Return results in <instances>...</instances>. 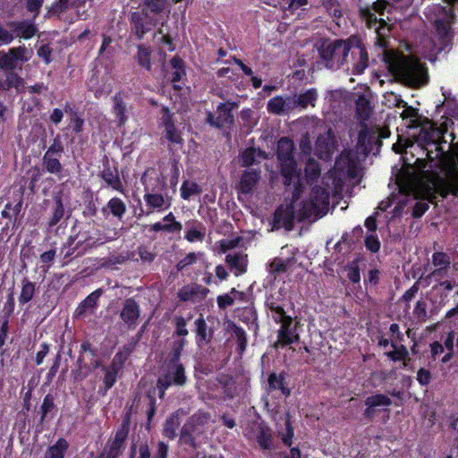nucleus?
I'll return each instance as SVG.
<instances>
[{"instance_id":"f257e3e1","label":"nucleus","mask_w":458,"mask_h":458,"mask_svg":"<svg viewBox=\"0 0 458 458\" xmlns=\"http://www.w3.org/2000/svg\"><path fill=\"white\" fill-rule=\"evenodd\" d=\"M419 134L415 137V144L411 148H418L422 153L420 157L413 161L419 169H438L432 173L419 185V192L413 200H436L449 195L458 197V161L457 156L450 149L445 150L442 142L446 143L438 129L432 124L421 125Z\"/></svg>"},{"instance_id":"f03ea898","label":"nucleus","mask_w":458,"mask_h":458,"mask_svg":"<svg viewBox=\"0 0 458 458\" xmlns=\"http://www.w3.org/2000/svg\"><path fill=\"white\" fill-rule=\"evenodd\" d=\"M387 5V1L377 0L371 5L360 7L359 16L368 29L374 30L376 34L374 47L381 49V53L377 55L381 56L388 71L411 87L423 86L428 81L424 65L417 59L389 48L392 26L383 18L378 19L376 15V13L384 15Z\"/></svg>"},{"instance_id":"7ed1b4c3","label":"nucleus","mask_w":458,"mask_h":458,"mask_svg":"<svg viewBox=\"0 0 458 458\" xmlns=\"http://www.w3.org/2000/svg\"><path fill=\"white\" fill-rule=\"evenodd\" d=\"M360 174V165L353 155L350 151H343L335 161V165L328 175L323 178L325 187H317L314 191L320 195L319 200H329L332 196L336 200H343L345 196L351 198L352 190H350L348 181L357 180ZM358 182H352V187ZM315 200H318L316 198Z\"/></svg>"},{"instance_id":"20e7f679","label":"nucleus","mask_w":458,"mask_h":458,"mask_svg":"<svg viewBox=\"0 0 458 458\" xmlns=\"http://www.w3.org/2000/svg\"><path fill=\"white\" fill-rule=\"evenodd\" d=\"M329 210V202H287L281 204L274 214L273 229H293L294 222L316 221Z\"/></svg>"},{"instance_id":"39448f33","label":"nucleus","mask_w":458,"mask_h":458,"mask_svg":"<svg viewBox=\"0 0 458 458\" xmlns=\"http://www.w3.org/2000/svg\"><path fill=\"white\" fill-rule=\"evenodd\" d=\"M321 64L327 69L338 70L347 62L349 48L346 39L326 38L318 47Z\"/></svg>"},{"instance_id":"423d86ee","label":"nucleus","mask_w":458,"mask_h":458,"mask_svg":"<svg viewBox=\"0 0 458 458\" xmlns=\"http://www.w3.org/2000/svg\"><path fill=\"white\" fill-rule=\"evenodd\" d=\"M295 146L288 137H282L277 141L276 157L280 165L281 174L285 185H290L294 178H299L300 170L294 157Z\"/></svg>"},{"instance_id":"0eeeda50","label":"nucleus","mask_w":458,"mask_h":458,"mask_svg":"<svg viewBox=\"0 0 458 458\" xmlns=\"http://www.w3.org/2000/svg\"><path fill=\"white\" fill-rule=\"evenodd\" d=\"M347 45L351 54L352 73L360 75L369 64L367 47L359 35H351L347 38Z\"/></svg>"},{"instance_id":"6e6552de","label":"nucleus","mask_w":458,"mask_h":458,"mask_svg":"<svg viewBox=\"0 0 458 458\" xmlns=\"http://www.w3.org/2000/svg\"><path fill=\"white\" fill-rule=\"evenodd\" d=\"M239 107L238 102L225 101L219 103L216 113L208 112L206 116V123L211 127L222 130L231 128L234 123L233 112Z\"/></svg>"},{"instance_id":"1a4fd4ad","label":"nucleus","mask_w":458,"mask_h":458,"mask_svg":"<svg viewBox=\"0 0 458 458\" xmlns=\"http://www.w3.org/2000/svg\"><path fill=\"white\" fill-rule=\"evenodd\" d=\"M129 21L131 32L138 40H142L145 35L157 25L155 20L149 16L145 9L131 13Z\"/></svg>"},{"instance_id":"9d476101","label":"nucleus","mask_w":458,"mask_h":458,"mask_svg":"<svg viewBox=\"0 0 458 458\" xmlns=\"http://www.w3.org/2000/svg\"><path fill=\"white\" fill-rule=\"evenodd\" d=\"M129 430L130 421L129 418H127L115 432L114 439L107 442L105 452L101 454L100 458H117L120 456L125 448V440Z\"/></svg>"},{"instance_id":"9b49d317","label":"nucleus","mask_w":458,"mask_h":458,"mask_svg":"<svg viewBox=\"0 0 458 458\" xmlns=\"http://www.w3.org/2000/svg\"><path fill=\"white\" fill-rule=\"evenodd\" d=\"M358 148L365 155L368 156L374 151L378 152L382 141L379 139L377 131L369 130L366 125L358 133Z\"/></svg>"},{"instance_id":"f8f14e48","label":"nucleus","mask_w":458,"mask_h":458,"mask_svg":"<svg viewBox=\"0 0 458 458\" xmlns=\"http://www.w3.org/2000/svg\"><path fill=\"white\" fill-rule=\"evenodd\" d=\"M153 174L154 175L145 172L141 176L145 190L144 199L145 200H165L162 194L165 183L155 173Z\"/></svg>"},{"instance_id":"ddd939ff","label":"nucleus","mask_w":458,"mask_h":458,"mask_svg":"<svg viewBox=\"0 0 458 458\" xmlns=\"http://www.w3.org/2000/svg\"><path fill=\"white\" fill-rule=\"evenodd\" d=\"M26 53L27 48L24 45L12 47L8 52L0 51V69L13 71L16 69L19 61L21 63L28 61V58L25 56Z\"/></svg>"},{"instance_id":"4468645a","label":"nucleus","mask_w":458,"mask_h":458,"mask_svg":"<svg viewBox=\"0 0 458 458\" xmlns=\"http://www.w3.org/2000/svg\"><path fill=\"white\" fill-rule=\"evenodd\" d=\"M5 26L12 32L13 39L19 38L28 40L38 32V28L31 20H11L6 21Z\"/></svg>"},{"instance_id":"2eb2a0df","label":"nucleus","mask_w":458,"mask_h":458,"mask_svg":"<svg viewBox=\"0 0 458 458\" xmlns=\"http://www.w3.org/2000/svg\"><path fill=\"white\" fill-rule=\"evenodd\" d=\"M300 339L296 332V325L293 326V318H286L281 322L280 329L277 332V340L274 344V348L278 349L290 345Z\"/></svg>"},{"instance_id":"dca6fc26","label":"nucleus","mask_w":458,"mask_h":458,"mask_svg":"<svg viewBox=\"0 0 458 458\" xmlns=\"http://www.w3.org/2000/svg\"><path fill=\"white\" fill-rule=\"evenodd\" d=\"M140 316V308L138 302L132 298L126 299L123 303L120 318L128 329H134L137 327Z\"/></svg>"},{"instance_id":"f3484780","label":"nucleus","mask_w":458,"mask_h":458,"mask_svg":"<svg viewBox=\"0 0 458 458\" xmlns=\"http://www.w3.org/2000/svg\"><path fill=\"white\" fill-rule=\"evenodd\" d=\"M162 112H163V124H164L165 130V139L173 144L182 145L183 140L175 127L174 122L173 120V115L170 113L169 108L163 107Z\"/></svg>"},{"instance_id":"a211bd4d","label":"nucleus","mask_w":458,"mask_h":458,"mask_svg":"<svg viewBox=\"0 0 458 458\" xmlns=\"http://www.w3.org/2000/svg\"><path fill=\"white\" fill-rule=\"evenodd\" d=\"M396 106L404 108L401 114V117L403 121H406L408 128L416 129L420 127L421 116L419 114V109L408 106L407 102L401 98L397 100Z\"/></svg>"},{"instance_id":"6ab92c4d","label":"nucleus","mask_w":458,"mask_h":458,"mask_svg":"<svg viewBox=\"0 0 458 458\" xmlns=\"http://www.w3.org/2000/svg\"><path fill=\"white\" fill-rule=\"evenodd\" d=\"M127 98L128 93L125 90H119L113 97L112 111L120 125H123L127 121V105L125 102Z\"/></svg>"},{"instance_id":"aec40b11","label":"nucleus","mask_w":458,"mask_h":458,"mask_svg":"<svg viewBox=\"0 0 458 458\" xmlns=\"http://www.w3.org/2000/svg\"><path fill=\"white\" fill-rule=\"evenodd\" d=\"M335 148L334 136L329 131L326 135H320L316 140V151L319 158H331Z\"/></svg>"},{"instance_id":"412c9836","label":"nucleus","mask_w":458,"mask_h":458,"mask_svg":"<svg viewBox=\"0 0 458 458\" xmlns=\"http://www.w3.org/2000/svg\"><path fill=\"white\" fill-rule=\"evenodd\" d=\"M102 293V289H97L91 293L76 309V317L80 318L87 315H92L98 306V301Z\"/></svg>"},{"instance_id":"4be33fe9","label":"nucleus","mask_w":458,"mask_h":458,"mask_svg":"<svg viewBox=\"0 0 458 458\" xmlns=\"http://www.w3.org/2000/svg\"><path fill=\"white\" fill-rule=\"evenodd\" d=\"M293 109L290 98H284L282 96H276L270 98L267 104V110L273 114H284Z\"/></svg>"},{"instance_id":"5701e85b","label":"nucleus","mask_w":458,"mask_h":458,"mask_svg":"<svg viewBox=\"0 0 458 458\" xmlns=\"http://www.w3.org/2000/svg\"><path fill=\"white\" fill-rule=\"evenodd\" d=\"M185 413L178 410L172 413L165 421L163 427V435L169 438L174 439L177 436V430L181 425V417Z\"/></svg>"},{"instance_id":"b1692460","label":"nucleus","mask_w":458,"mask_h":458,"mask_svg":"<svg viewBox=\"0 0 458 458\" xmlns=\"http://www.w3.org/2000/svg\"><path fill=\"white\" fill-rule=\"evenodd\" d=\"M62 156L45 152L42 158V166L44 170L51 174H56L61 177L64 167L60 162Z\"/></svg>"},{"instance_id":"393cba45","label":"nucleus","mask_w":458,"mask_h":458,"mask_svg":"<svg viewBox=\"0 0 458 458\" xmlns=\"http://www.w3.org/2000/svg\"><path fill=\"white\" fill-rule=\"evenodd\" d=\"M170 65L174 70L172 72L171 81L174 83V89L180 90L182 86L176 83L180 82L186 75L184 61L178 55H175L170 60Z\"/></svg>"},{"instance_id":"a878e982","label":"nucleus","mask_w":458,"mask_h":458,"mask_svg":"<svg viewBox=\"0 0 458 458\" xmlns=\"http://www.w3.org/2000/svg\"><path fill=\"white\" fill-rule=\"evenodd\" d=\"M209 290L202 285L193 284L184 287L179 296L182 301H199L204 299Z\"/></svg>"},{"instance_id":"bb28decb","label":"nucleus","mask_w":458,"mask_h":458,"mask_svg":"<svg viewBox=\"0 0 458 458\" xmlns=\"http://www.w3.org/2000/svg\"><path fill=\"white\" fill-rule=\"evenodd\" d=\"M260 178L259 171L248 169L244 171L240 181V191L242 193H250Z\"/></svg>"},{"instance_id":"cd10ccee","label":"nucleus","mask_w":458,"mask_h":458,"mask_svg":"<svg viewBox=\"0 0 458 458\" xmlns=\"http://www.w3.org/2000/svg\"><path fill=\"white\" fill-rule=\"evenodd\" d=\"M83 1L81 0H57L47 8V15L48 17L57 16L66 12L70 8L78 7Z\"/></svg>"},{"instance_id":"c85d7f7f","label":"nucleus","mask_w":458,"mask_h":458,"mask_svg":"<svg viewBox=\"0 0 458 458\" xmlns=\"http://www.w3.org/2000/svg\"><path fill=\"white\" fill-rule=\"evenodd\" d=\"M210 421L211 415L208 412L199 411L189 418V420L186 421V424L192 430L197 432V434H200L202 432V428L208 424Z\"/></svg>"},{"instance_id":"c756f323","label":"nucleus","mask_w":458,"mask_h":458,"mask_svg":"<svg viewBox=\"0 0 458 458\" xmlns=\"http://www.w3.org/2000/svg\"><path fill=\"white\" fill-rule=\"evenodd\" d=\"M318 99V91L316 89H309L303 93L296 96V98L293 101V108L300 106L302 109H306L309 106H315Z\"/></svg>"},{"instance_id":"7c9ffc66","label":"nucleus","mask_w":458,"mask_h":458,"mask_svg":"<svg viewBox=\"0 0 458 458\" xmlns=\"http://www.w3.org/2000/svg\"><path fill=\"white\" fill-rule=\"evenodd\" d=\"M182 225L174 220L172 213H169L163 219V222H157L151 225V230L155 232L166 231L169 233L179 232Z\"/></svg>"},{"instance_id":"2f4dec72","label":"nucleus","mask_w":458,"mask_h":458,"mask_svg":"<svg viewBox=\"0 0 458 458\" xmlns=\"http://www.w3.org/2000/svg\"><path fill=\"white\" fill-rule=\"evenodd\" d=\"M225 261L232 269L237 271L236 276L246 271L247 256L242 253H229L225 257Z\"/></svg>"},{"instance_id":"473e14b6","label":"nucleus","mask_w":458,"mask_h":458,"mask_svg":"<svg viewBox=\"0 0 458 458\" xmlns=\"http://www.w3.org/2000/svg\"><path fill=\"white\" fill-rule=\"evenodd\" d=\"M262 2L269 6L288 11H295L308 4V0H262Z\"/></svg>"},{"instance_id":"72a5a7b5","label":"nucleus","mask_w":458,"mask_h":458,"mask_svg":"<svg viewBox=\"0 0 458 458\" xmlns=\"http://www.w3.org/2000/svg\"><path fill=\"white\" fill-rule=\"evenodd\" d=\"M102 179L106 182V183L110 186L112 189L115 191H123V183L119 177V174L116 168L112 169L110 167H106L102 171L101 174Z\"/></svg>"},{"instance_id":"f704fd0d","label":"nucleus","mask_w":458,"mask_h":458,"mask_svg":"<svg viewBox=\"0 0 458 458\" xmlns=\"http://www.w3.org/2000/svg\"><path fill=\"white\" fill-rule=\"evenodd\" d=\"M135 59L140 67L147 71L151 70V50L149 47L143 44L138 45Z\"/></svg>"},{"instance_id":"c9c22d12","label":"nucleus","mask_w":458,"mask_h":458,"mask_svg":"<svg viewBox=\"0 0 458 458\" xmlns=\"http://www.w3.org/2000/svg\"><path fill=\"white\" fill-rule=\"evenodd\" d=\"M268 389L280 390L285 397L291 394V390L284 386V376L283 374L272 373L268 377Z\"/></svg>"},{"instance_id":"e433bc0d","label":"nucleus","mask_w":458,"mask_h":458,"mask_svg":"<svg viewBox=\"0 0 458 458\" xmlns=\"http://www.w3.org/2000/svg\"><path fill=\"white\" fill-rule=\"evenodd\" d=\"M356 115L360 120H368L371 114L370 101L364 96L360 95L355 102Z\"/></svg>"},{"instance_id":"4c0bfd02","label":"nucleus","mask_w":458,"mask_h":458,"mask_svg":"<svg viewBox=\"0 0 458 458\" xmlns=\"http://www.w3.org/2000/svg\"><path fill=\"white\" fill-rule=\"evenodd\" d=\"M256 439L262 449L269 450L273 448L272 432L270 428L264 426H259L256 433Z\"/></svg>"},{"instance_id":"58836bf2","label":"nucleus","mask_w":458,"mask_h":458,"mask_svg":"<svg viewBox=\"0 0 458 458\" xmlns=\"http://www.w3.org/2000/svg\"><path fill=\"white\" fill-rule=\"evenodd\" d=\"M305 176L308 183H313L321 174L320 165L312 157H309L305 165Z\"/></svg>"},{"instance_id":"ea45409f","label":"nucleus","mask_w":458,"mask_h":458,"mask_svg":"<svg viewBox=\"0 0 458 458\" xmlns=\"http://www.w3.org/2000/svg\"><path fill=\"white\" fill-rule=\"evenodd\" d=\"M68 447V442L64 438H59L55 445L47 449L46 458H64Z\"/></svg>"},{"instance_id":"a19ab883","label":"nucleus","mask_w":458,"mask_h":458,"mask_svg":"<svg viewBox=\"0 0 458 458\" xmlns=\"http://www.w3.org/2000/svg\"><path fill=\"white\" fill-rule=\"evenodd\" d=\"M36 291L35 284L29 281L28 278H23L21 281V291L19 296V302L23 305L30 301Z\"/></svg>"},{"instance_id":"79ce46f5","label":"nucleus","mask_w":458,"mask_h":458,"mask_svg":"<svg viewBox=\"0 0 458 458\" xmlns=\"http://www.w3.org/2000/svg\"><path fill=\"white\" fill-rule=\"evenodd\" d=\"M201 191V187L195 182L184 181L181 187V196L183 199H187L194 195H199Z\"/></svg>"},{"instance_id":"37998d69","label":"nucleus","mask_w":458,"mask_h":458,"mask_svg":"<svg viewBox=\"0 0 458 458\" xmlns=\"http://www.w3.org/2000/svg\"><path fill=\"white\" fill-rule=\"evenodd\" d=\"M392 401L389 397L385 394H375L366 398L365 404L369 407H378V406H389Z\"/></svg>"},{"instance_id":"c03bdc74","label":"nucleus","mask_w":458,"mask_h":458,"mask_svg":"<svg viewBox=\"0 0 458 458\" xmlns=\"http://www.w3.org/2000/svg\"><path fill=\"white\" fill-rule=\"evenodd\" d=\"M167 0H144V5L147 7L148 13L160 14L167 7Z\"/></svg>"},{"instance_id":"a18cd8bd","label":"nucleus","mask_w":458,"mask_h":458,"mask_svg":"<svg viewBox=\"0 0 458 458\" xmlns=\"http://www.w3.org/2000/svg\"><path fill=\"white\" fill-rule=\"evenodd\" d=\"M120 366L115 362H113L106 370L104 377V383L106 389H110L116 381L117 373Z\"/></svg>"},{"instance_id":"49530a36","label":"nucleus","mask_w":458,"mask_h":458,"mask_svg":"<svg viewBox=\"0 0 458 458\" xmlns=\"http://www.w3.org/2000/svg\"><path fill=\"white\" fill-rule=\"evenodd\" d=\"M432 264L435 268H451V259L444 252H435L432 256Z\"/></svg>"},{"instance_id":"de8ad7c7","label":"nucleus","mask_w":458,"mask_h":458,"mask_svg":"<svg viewBox=\"0 0 458 458\" xmlns=\"http://www.w3.org/2000/svg\"><path fill=\"white\" fill-rule=\"evenodd\" d=\"M174 368L168 374L172 375L174 384L178 386H183L186 383V376L184 373V368L180 363H173Z\"/></svg>"},{"instance_id":"09e8293b","label":"nucleus","mask_w":458,"mask_h":458,"mask_svg":"<svg viewBox=\"0 0 458 458\" xmlns=\"http://www.w3.org/2000/svg\"><path fill=\"white\" fill-rule=\"evenodd\" d=\"M394 351L386 352V355L394 361L405 360L409 356L407 348L404 345L399 347L395 344H392Z\"/></svg>"},{"instance_id":"8fccbe9b","label":"nucleus","mask_w":458,"mask_h":458,"mask_svg":"<svg viewBox=\"0 0 458 458\" xmlns=\"http://www.w3.org/2000/svg\"><path fill=\"white\" fill-rule=\"evenodd\" d=\"M256 160V149L253 147L247 148L241 153L242 166L250 167Z\"/></svg>"},{"instance_id":"3c124183","label":"nucleus","mask_w":458,"mask_h":458,"mask_svg":"<svg viewBox=\"0 0 458 458\" xmlns=\"http://www.w3.org/2000/svg\"><path fill=\"white\" fill-rule=\"evenodd\" d=\"M45 0H26L25 1V8L26 11L32 14L33 19H36L41 11V8L44 4Z\"/></svg>"},{"instance_id":"603ef678","label":"nucleus","mask_w":458,"mask_h":458,"mask_svg":"<svg viewBox=\"0 0 458 458\" xmlns=\"http://www.w3.org/2000/svg\"><path fill=\"white\" fill-rule=\"evenodd\" d=\"M186 341L184 339H178L174 341L171 347V363H177L181 357V352L185 345Z\"/></svg>"},{"instance_id":"864d4df0","label":"nucleus","mask_w":458,"mask_h":458,"mask_svg":"<svg viewBox=\"0 0 458 458\" xmlns=\"http://www.w3.org/2000/svg\"><path fill=\"white\" fill-rule=\"evenodd\" d=\"M21 210V202H14V205H13L12 202H7L4 210L2 211V216L7 218L16 217Z\"/></svg>"},{"instance_id":"5fc2aeb1","label":"nucleus","mask_w":458,"mask_h":458,"mask_svg":"<svg viewBox=\"0 0 458 458\" xmlns=\"http://www.w3.org/2000/svg\"><path fill=\"white\" fill-rule=\"evenodd\" d=\"M197 434L194 430H192L188 425L185 423L180 433V439L182 442H183L186 445H189L191 446H195V439L192 437L193 434Z\"/></svg>"},{"instance_id":"6e6d98bb","label":"nucleus","mask_w":458,"mask_h":458,"mask_svg":"<svg viewBox=\"0 0 458 458\" xmlns=\"http://www.w3.org/2000/svg\"><path fill=\"white\" fill-rule=\"evenodd\" d=\"M40 409L42 413L40 421L43 422L48 413L55 409L54 397L51 394H47L45 396Z\"/></svg>"},{"instance_id":"4d7b16f0","label":"nucleus","mask_w":458,"mask_h":458,"mask_svg":"<svg viewBox=\"0 0 458 458\" xmlns=\"http://www.w3.org/2000/svg\"><path fill=\"white\" fill-rule=\"evenodd\" d=\"M233 334L237 339L238 344H239V351L241 353H242L247 346V335L245 331L235 325H233Z\"/></svg>"},{"instance_id":"13d9d810","label":"nucleus","mask_w":458,"mask_h":458,"mask_svg":"<svg viewBox=\"0 0 458 458\" xmlns=\"http://www.w3.org/2000/svg\"><path fill=\"white\" fill-rule=\"evenodd\" d=\"M64 144L61 140V136L59 134H57L54 138L52 143L50 144V146L48 147V148L47 149L46 152L55 154L57 156H62L64 153Z\"/></svg>"},{"instance_id":"bf43d9fd","label":"nucleus","mask_w":458,"mask_h":458,"mask_svg":"<svg viewBox=\"0 0 458 458\" xmlns=\"http://www.w3.org/2000/svg\"><path fill=\"white\" fill-rule=\"evenodd\" d=\"M174 383L171 374H165L157 379V386L159 389V397L163 398L165 391Z\"/></svg>"},{"instance_id":"052dcab7","label":"nucleus","mask_w":458,"mask_h":458,"mask_svg":"<svg viewBox=\"0 0 458 458\" xmlns=\"http://www.w3.org/2000/svg\"><path fill=\"white\" fill-rule=\"evenodd\" d=\"M366 248L373 253H377L380 249V242L375 233H370L365 238Z\"/></svg>"},{"instance_id":"680f3d73","label":"nucleus","mask_w":458,"mask_h":458,"mask_svg":"<svg viewBox=\"0 0 458 458\" xmlns=\"http://www.w3.org/2000/svg\"><path fill=\"white\" fill-rule=\"evenodd\" d=\"M53 49L49 46V44H44L39 47V48L37 51L38 55L43 59L44 63L46 64H49L52 61L51 55H52Z\"/></svg>"},{"instance_id":"e2e57ef3","label":"nucleus","mask_w":458,"mask_h":458,"mask_svg":"<svg viewBox=\"0 0 458 458\" xmlns=\"http://www.w3.org/2000/svg\"><path fill=\"white\" fill-rule=\"evenodd\" d=\"M196 334L198 337L203 342L207 340V324L202 317L195 321Z\"/></svg>"},{"instance_id":"0e129e2a","label":"nucleus","mask_w":458,"mask_h":458,"mask_svg":"<svg viewBox=\"0 0 458 458\" xmlns=\"http://www.w3.org/2000/svg\"><path fill=\"white\" fill-rule=\"evenodd\" d=\"M449 270L450 268H435L429 275L426 276V279H434L436 282L439 283L443 278L448 276Z\"/></svg>"},{"instance_id":"69168bd1","label":"nucleus","mask_w":458,"mask_h":458,"mask_svg":"<svg viewBox=\"0 0 458 458\" xmlns=\"http://www.w3.org/2000/svg\"><path fill=\"white\" fill-rule=\"evenodd\" d=\"M71 124L72 131L78 134L83 130L84 120L77 114V112H73V115L71 116Z\"/></svg>"},{"instance_id":"338daca9","label":"nucleus","mask_w":458,"mask_h":458,"mask_svg":"<svg viewBox=\"0 0 458 458\" xmlns=\"http://www.w3.org/2000/svg\"><path fill=\"white\" fill-rule=\"evenodd\" d=\"M13 41V37L10 30L6 27L4 28L0 23V46L2 45H9Z\"/></svg>"},{"instance_id":"774afa93","label":"nucleus","mask_w":458,"mask_h":458,"mask_svg":"<svg viewBox=\"0 0 458 458\" xmlns=\"http://www.w3.org/2000/svg\"><path fill=\"white\" fill-rule=\"evenodd\" d=\"M174 322L176 326V334L178 336H185L188 335V330L186 329V320L182 317H175Z\"/></svg>"}]
</instances>
